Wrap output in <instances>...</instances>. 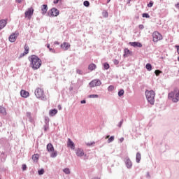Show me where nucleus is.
<instances>
[{
    "label": "nucleus",
    "instance_id": "obj_1",
    "mask_svg": "<svg viewBox=\"0 0 179 179\" xmlns=\"http://www.w3.org/2000/svg\"><path fill=\"white\" fill-rule=\"evenodd\" d=\"M28 59L30 62L29 66L32 68L34 71H37V69H40L41 65H43V62L41 59L38 57V56L36 55H32L28 57Z\"/></svg>",
    "mask_w": 179,
    "mask_h": 179
},
{
    "label": "nucleus",
    "instance_id": "obj_2",
    "mask_svg": "<svg viewBox=\"0 0 179 179\" xmlns=\"http://www.w3.org/2000/svg\"><path fill=\"white\" fill-rule=\"evenodd\" d=\"M156 96V93L153 90H145V97L148 102L153 106L155 104V96Z\"/></svg>",
    "mask_w": 179,
    "mask_h": 179
},
{
    "label": "nucleus",
    "instance_id": "obj_3",
    "mask_svg": "<svg viewBox=\"0 0 179 179\" xmlns=\"http://www.w3.org/2000/svg\"><path fill=\"white\" fill-rule=\"evenodd\" d=\"M46 149L49 153H50V157L52 159L58 156V152L54 149V145L51 143L47 145Z\"/></svg>",
    "mask_w": 179,
    "mask_h": 179
},
{
    "label": "nucleus",
    "instance_id": "obj_4",
    "mask_svg": "<svg viewBox=\"0 0 179 179\" xmlns=\"http://www.w3.org/2000/svg\"><path fill=\"white\" fill-rule=\"evenodd\" d=\"M35 96L37 99L45 101L47 100V96L44 94V90L41 88H36L35 90Z\"/></svg>",
    "mask_w": 179,
    "mask_h": 179
},
{
    "label": "nucleus",
    "instance_id": "obj_5",
    "mask_svg": "<svg viewBox=\"0 0 179 179\" xmlns=\"http://www.w3.org/2000/svg\"><path fill=\"white\" fill-rule=\"evenodd\" d=\"M160 40H163V36L160 32L155 31L152 33V41L154 43H157V41H160Z\"/></svg>",
    "mask_w": 179,
    "mask_h": 179
},
{
    "label": "nucleus",
    "instance_id": "obj_6",
    "mask_svg": "<svg viewBox=\"0 0 179 179\" xmlns=\"http://www.w3.org/2000/svg\"><path fill=\"white\" fill-rule=\"evenodd\" d=\"M59 15V11L56 8H52L48 12V16L50 17H57Z\"/></svg>",
    "mask_w": 179,
    "mask_h": 179
},
{
    "label": "nucleus",
    "instance_id": "obj_7",
    "mask_svg": "<svg viewBox=\"0 0 179 179\" xmlns=\"http://www.w3.org/2000/svg\"><path fill=\"white\" fill-rule=\"evenodd\" d=\"M101 85V81L99 79H94L92 80L89 85L90 87H96V86H100Z\"/></svg>",
    "mask_w": 179,
    "mask_h": 179
},
{
    "label": "nucleus",
    "instance_id": "obj_8",
    "mask_svg": "<svg viewBox=\"0 0 179 179\" xmlns=\"http://www.w3.org/2000/svg\"><path fill=\"white\" fill-rule=\"evenodd\" d=\"M33 13H34V9L33 8V7L28 8V10L24 13L25 17H27L28 19H31Z\"/></svg>",
    "mask_w": 179,
    "mask_h": 179
},
{
    "label": "nucleus",
    "instance_id": "obj_9",
    "mask_svg": "<svg viewBox=\"0 0 179 179\" xmlns=\"http://www.w3.org/2000/svg\"><path fill=\"white\" fill-rule=\"evenodd\" d=\"M18 36L19 32L12 33V34L10 35L8 40L10 43H15V41H16V40L17 39Z\"/></svg>",
    "mask_w": 179,
    "mask_h": 179
},
{
    "label": "nucleus",
    "instance_id": "obj_10",
    "mask_svg": "<svg viewBox=\"0 0 179 179\" xmlns=\"http://www.w3.org/2000/svg\"><path fill=\"white\" fill-rule=\"evenodd\" d=\"M76 156H78V157H83V156H86V155H85L83 149L82 148H77L76 150Z\"/></svg>",
    "mask_w": 179,
    "mask_h": 179
},
{
    "label": "nucleus",
    "instance_id": "obj_11",
    "mask_svg": "<svg viewBox=\"0 0 179 179\" xmlns=\"http://www.w3.org/2000/svg\"><path fill=\"white\" fill-rule=\"evenodd\" d=\"M61 48H62V50L64 51H68V50H69V48H71V45L69 44V43L68 42H64L61 45H60Z\"/></svg>",
    "mask_w": 179,
    "mask_h": 179
},
{
    "label": "nucleus",
    "instance_id": "obj_12",
    "mask_svg": "<svg viewBox=\"0 0 179 179\" xmlns=\"http://www.w3.org/2000/svg\"><path fill=\"white\" fill-rule=\"evenodd\" d=\"M127 169H132V161L129 157H127L124 161Z\"/></svg>",
    "mask_w": 179,
    "mask_h": 179
},
{
    "label": "nucleus",
    "instance_id": "obj_13",
    "mask_svg": "<svg viewBox=\"0 0 179 179\" xmlns=\"http://www.w3.org/2000/svg\"><path fill=\"white\" fill-rule=\"evenodd\" d=\"M67 147L71 148L72 150H75V143L71 138H68Z\"/></svg>",
    "mask_w": 179,
    "mask_h": 179
},
{
    "label": "nucleus",
    "instance_id": "obj_14",
    "mask_svg": "<svg viewBox=\"0 0 179 179\" xmlns=\"http://www.w3.org/2000/svg\"><path fill=\"white\" fill-rule=\"evenodd\" d=\"M176 92H177L176 90H174L173 91H172L168 94L169 100H172V101H173V99H176V97H174V96H176Z\"/></svg>",
    "mask_w": 179,
    "mask_h": 179
},
{
    "label": "nucleus",
    "instance_id": "obj_15",
    "mask_svg": "<svg viewBox=\"0 0 179 179\" xmlns=\"http://www.w3.org/2000/svg\"><path fill=\"white\" fill-rule=\"evenodd\" d=\"M42 15H45L47 10H48V6L47 4H43L41 7Z\"/></svg>",
    "mask_w": 179,
    "mask_h": 179
},
{
    "label": "nucleus",
    "instance_id": "obj_16",
    "mask_svg": "<svg viewBox=\"0 0 179 179\" xmlns=\"http://www.w3.org/2000/svg\"><path fill=\"white\" fill-rule=\"evenodd\" d=\"M20 94L22 97H24V99L29 97V96H30V94L29 93V92L24 90H22L20 91Z\"/></svg>",
    "mask_w": 179,
    "mask_h": 179
},
{
    "label": "nucleus",
    "instance_id": "obj_17",
    "mask_svg": "<svg viewBox=\"0 0 179 179\" xmlns=\"http://www.w3.org/2000/svg\"><path fill=\"white\" fill-rule=\"evenodd\" d=\"M8 24V20H0V30H2L6 24Z\"/></svg>",
    "mask_w": 179,
    "mask_h": 179
},
{
    "label": "nucleus",
    "instance_id": "obj_18",
    "mask_svg": "<svg viewBox=\"0 0 179 179\" xmlns=\"http://www.w3.org/2000/svg\"><path fill=\"white\" fill-rule=\"evenodd\" d=\"M129 45L131 47H138V48H141V47H142V43H141L139 42H130Z\"/></svg>",
    "mask_w": 179,
    "mask_h": 179
},
{
    "label": "nucleus",
    "instance_id": "obj_19",
    "mask_svg": "<svg viewBox=\"0 0 179 179\" xmlns=\"http://www.w3.org/2000/svg\"><path fill=\"white\" fill-rule=\"evenodd\" d=\"M179 101V90L175 93V98L173 99V103H178Z\"/></svg>",
    "mask_w": 179,
    "mask_h": 179
},
{
    "label": "nucleus",
    "instance_id": "obj_20",
    "mask_svg": "<svg viewBox=\"0 0 179 179\" xmlns=\"http://www.w3.org/2000/svg\"><path fill=\"white\" fill-rule=\"evenodd\" d=\"M96 68H97V66L94 63L90 64L88 66V69L89 71H91V72L92 71H94V69H96Z\"/></svg>",
    "mask_w": 179,
    "mask_h": 179
},
{
    "label": "nucleus",
    "instance_id": "obj_21",
    "mask_svg": "<svg viewBox=\"0 0 179 179\" xmlns=\"http://www.w3.org/2000/svg\"><path fill=\"white\" fill-rule=\"evenodd\" d=\"M24 52H23V55H27L29 54V51H30V48H29V45L27 44H25L24 46Z\"/></svg>",
    "mask_w": 179,
    "mask_h": 179
},
{
    "label": "nucleus",
    "instance_id": "obj_22",
    "mask_svg": "<svg viewBox=\"0 0 179 179\" xmlns=\"http://www.w3.org/2000/svg\"><path fill=\"white\" fill-rule=\"evenodd\" d=\"M58 113V110L57 109H52L49 111V115L50 117H54Z\"/></svg>",
    "mask_w": 179,
    "mask_h": 179
},
{
    "label": "nucleus",
    "instance_id": "obj_23",
    "mask_svg": "<svg viewBox=\"0 0 179 179\" xmlns=\"http://www.w3.org/2000/svg\"><path fill=\"white\" fill-rule=\"evenodd\" d=\"M0 114H2V115H6V108L2 106H0Z\"/></svg>",
    "mask_w": 179,
    "mask_h": 179
},
{
    "label": "nucleus",
    "instance_id": "obj_24",
    "mask_svg": "<svg viewBox=\"0 0 179 179\" xmlns=\"http://www.w3.org/2000/svg\"><path fill=\"white\" fill-rule=\"evenodd\" d=\"M141 152H137L136 153V163H141Z\"/></svg>",
    "mask_w": 179,
    "mask_h": 179
},
{
    "label": "nucleus",
    "instance_id": "obj_25",
    "mask_svg": "<svg viewBox=\"0 0 179 179\" xmlns=\"http://www.w3.org/2000/svg\"><path fill=\"white\" fill-rule=\"evenodd\" d=\"M129 52H130V51H129V49H124V57H128V55H129Z\"/></svg>",
    "mask_w": 179,
    "mask_h": 179
},
{
    "label": "nucleus",
    "instance_id": "obj_26",
    "mask_svg": "<svg viewBox=\"0 0 179 179\" xmlns=\"http://www.w3.org/2000/svg\"><path fill=\"white\" fill-rule=\"evenodd\" d=\"M88 97L89 99H99V94H90Z\"/></svg>",
    "mask_w": 179,
    "mask_h": 179
},
{
    "label": "nucleus",
    "instance_id": "obj_27",
    "mask_svg": "<svg viewBox=\"0 0 179 179\" xmlns=\"http://www.w3.org/2000/svg\"><path fill=\"white\" fill-rule=\"evenodd\" d=\"M103 68L106 71H107L108 69H110V64H108V63L107 62L103 63Z\"/></svg>",
    "mask_w": 179,
    "mask_h": 179
},
{
    "label": "nucleus",
    "instance_id": "obj_28",
    "mask_svg": "<svg viewBox=\"0 0 179 179\" xmlns=\"http://www.w3.org/2000/svg\"><path fill=\"white\" fill-rule=\"evenodd\" d=\"M38 154H35L32 156V160H34V162H36V160H38Z\"/></svg>",
    "mask_w": 179,
    "mask_h": 179
},
{
    "label": "nucleus",
    "instance_id": "obj_29",
    "mask_svg": "<svg viewBox=\"0 0 179 179\" xmlns=\"http://www.w3.org/2000/svg\"><path fill=\"white\" fill-rule=\"evenodd\" d=\"M63 172H64L66 174H71V170L69 169V168L64 169Z\"/></svg>",
    "mask_w": 179,
    "mask_h": 179
},
{
    "label": "nucleus",
    "instance_id": "obj_30",
    "mask_svg": "<svg viewBox=\"0 0 179 179\" xmlns=\"http://www.w3.org/2000/svg\"><path fill=\"white\" fill-rule=\"evenodd\" d=\"M83 5L84 6H85L86 8H89V6H90V2H89V1H85L83 2Z\"/></svg>",
    "mask_w": 179,
    "mask_h": 179
},
{
    "label": "nucleus",
    "instance_id": "obj_31",
    "mask_svg": "<svg viewBox=\"0 0 179 179\" xmlns=\"http://www.w3.org/2000/svg\"><path fill=\"white\" fill-rule=\"evenodd\" d=\"M124 91L123 89L120 90L119 92H118V96L119 97H121L122 96H124Z\"/></svg>",
    "mask_w": 179,
    "mask_h": 179
},
{
    "label": "nucleus",
    "instance_id": "obj_32",
    "mask_svg": "<svg viewBox=\"0 0 179 179\" xmlns=\"http://www.w3.org/2000/svg\"><path fill=\"white\" fill-rule=\"evenodd\" d=\"M114 136H111L108 139V143H111V142H114Z\"/></svg>",
    "mask_w": 179,
    "mask_h": 179
},
{
    "label": "nucleus",
    "instance_id": "obj_33",
    "mask_svg": "<svg viewBox=\"0 0 179 179\" xmlns=\"http://www.w3.org/2000/svg\"><path fill=\"white\" fill-rule=\"evenodd\" d=\"M145 68L148 71H150L152 69V64L148 63L146 65H145Z\"/></svg>",
    "mask_w": 179,
    "mask_h": 179
},
{
    "label": "nucleus",
    "instance_id": "obj_34",
    "mask_svg": "<svg viewBox=\"0 0 179 179\" xmlns=\"http://www.w3.org/2000/svg\"><path fill=\"white\" fill-rule=\"evenodd\" d=\"M43 128H44V131H47V130L50 128V124H45Z\"/></svg>",
    "mask_w": 179,
    "mask_h": 179
},
{
    "label": "nucleus",
    "instance_id": "obj_35",
    "mask_svg": "<svg viewBox=\"0 0 179 179\" xmlns=\"http://www.w3.org/2000/svg\"><path fill=\"white\" fill-rule=\"evenodd\" d=\"M45 124H50V117L48 116L45 117Z\"/></svg>",
    "mask_w": 179,
    "mask_h": 179
},
{
    "label": "nucleus",
    "instance_id": "obj_36",
    "mask_svg": "<svg viewBox=\"0 0 179 179\" xmlns=\"http://www.w3.org/2000/svg\"><path fill=\"white\" fill-rule=\"evenodd\" d=\"M38 174L39 176H43V174H44V169H41V170L38 171Z\"/></svg>",
    "mask_w": 179,
    "mask_h": 179
},
{
    "label": "nucleus",
    "instance_id": "obj_37",
    "mask_svg": "<svg viewBox=\"0 0 179 179\" xmlns=\"http://www.w3.org/2000/svg\"><path fill=\"white\" fill-rule=\"evenodd\" d=\"M108 92H113V90H114V85H110L108 87Z\"/></svg>",
    "mask_w": 179,
    "mask_h": 179
},
{
    "label": "nucleus",
    "instance_id": "obj_38",
    "mask_svg": "<svg viewBox=\"0 0 179 179\" xmlns=\"http://www.w3.org/2000/svg\"><path fill=\"white\" fill-rule=\"evenodd\" d=\"M142 17L149 19V17H150V15H149V14H148V13H143Z\"/></svg>",
    "mask_w": 179,
    "mask_h": 179
},
{
    "label": "nucleus",
    "instance_id": "obj_39",
    "mask_svg": "<svg viewBox=\"0 0 179 179\" xmlns=\"http://www.w3.org/2000/svg\"><path fill=\"white\" fill-rule=\"evenodd\" d=\"M122 124H124V119H122L120 120V122H119V124H118L119 128H121V127H122Z\"/></svg>",
    "mask_w": 179,
    "mask_h": 179
},
{
    "label": "nucleus",
    "instance_id": "obj_40",
    "mask_svg": "<svg viewBox=\"0 0 179 179\" xmlns=\"http://www.w3.org/2000/svg\"><path fill=\"white\" fill-rule=\"evenodd\" d=\"M155 73L156 76H159V75H160V73H162V71L160 70H156L155 71Z\"/></svg>",
    "mask_w": 179,
    "mask_h": 179
},
{
    "label": "nucleus",
    "instance_id": "obj_41",
    "mask_svg": "<svg viewBox=\"0 0 179 179\" xmlns=\"http://www.w3.org/2000/svg\"><path fill=\"white\" fill-rule=\"evenodd\" d=\"M49 51L50 52H52V54H56L57 53V51L55 50V49H52V48H49Z\"/></svg>",
    "mask_w": 179,
    "mask_h": 179
},
{
    "label": "nucleus",
    "instance_id": "obj_42",
    "mask_svg": "<svg viewBox=\"0 0 179 179\" xmlns=\"http://www.w3.org/2000/svg\"><path fill=\"white\" fill-rule=\"evenodd\" d=\"M153 6V1H150L149 3L148 4V8H152Z\"/></svg>",
    "mask_w": 179,
    "mask_h": 179
},
{
    "label": "nucleus",
    "instance_id": "obj_43",
    "mask_svg": "<svg viewBox=\"0 0 179 179\" xmlns=\"http://www.w3.org/2000/svg\"><path fill=\"white\" fill-rule=\"evenodd\" d=\"M76 72L77 73H78V75H82L83 73V72L80 69H77Z\"/></svg>",
    "mask_w": 179,
    "mask_h": 179
},
{
    "label": "nucleus",
    "instance_id": "obj_44",
    "mask_svg": "<svg viewBox=\"0 0 179 179\" xmlns=\"http://www.w3.org/2000/svg\"><path fill=\"white\" fill-rule=\"evenodd\" d=\"M113 64L115 65H118V64H120V61L117 60V59H114L113 60Z\"/></svg>",
    "mask_w": 179,
    "mask_h": 179
},
{
    "label": "nucleus",
    "instance_id": "obj_45",
    "mask_svg": "<svg viewBox=\"0 0 179 179\" xmlns=\"http://www.w3.org/2000/svg\"><path fill=\"white\" fill-rule=\"evenodd\" d=\"M138 29H140V30H143V29H145V26H143V24H140L138 26Z\"/></svg>",
    "mask_w": 179,
    "mask_h": 179
},
{
    "label": "nucleus",
    "instance_id": "obj_46",
    "mask_svg": "<svg viewBox=\"0 0 179 179\" xmlns=\"http://www.w3.org/2000/svg\"><path fill=\"white\" fill-rule=\"evenodd\" d=\"M26 169H27V166L26 164L22 165V171H26Z\"/></svg>",
    "mask_w": 179,
    "mask_h": 179
},
{
    "label": "nucleus",
    "instance_id": "obj_47",
    "mask_svg": "<svg viewBox=\"0 0 179 179\" xmlns=\"http://www.w3.org/2000/svg\"><path fill=\"white\" fill-rule=\"evenodd\" d=\"M94 143H96L94 141H93L92 143H87V146H92V145H94Z\"/></svg>",
    "mask_w": 179,
    "mask_h": 179
},
{
    "label": "nucleus",
    "instance_id": "obj_48",
    "mask_svg": "<svg viewBox=\"0 0 179 179\" xmlns=\"http://www.w3.org/2000/svg\"><path fill=\"white\" fill-rule=\"evenodd\" d=\"M27 117L28 118L31 117V113L30 112H27Z\"/></svg>",
    "mask_w": 179,
    "mask_h": 179
},
{
    "label": "nucleus",
    "instance_id": "obj_49",
    "mask_svg": "<svg viewBox=\"0 0 179 179\" xmlns=\"http://www.w3.org/2000/svg\"><path fill=\"white\" fill-rule=\"evenodd\" d=\"M175 48L177 49V52L179 55V45H175Z\"/></svg>",
    "mask_w": 179,
    "mask_h": 179
},
{
    "label": "nucleus",
    "instance_id": "obj_50",
    "mask_svg": "<svg viewBox=\"0 0 179 179\" xmlns=\"http://www.w3.org/2000/svg\"><path fill=\"white\" fill-rule=\"evenodd\" d=\"M103 16H104L105 17H108V12L103 13Z\"/></svg>",
    "mask_w": 179,
    "mask_h": 179
},
{
    "label": "nucleus",
    "instance_id": "obj_51",
    "mask_svg": "<svg viewBox=\"0 0 179 179\" xmlns=\"http://www.w3.org/2000/svg\"><path fill=\"white\" fill-rule=\"evenodd\" d=\"M59 2V0H54L53 3H55V5H57V3H58Z\"/></svg>",
    "mask_w": 179,
    "mask_h": 179
},
{
    "label": "nucleus",
    "instance_id": "obj_52",
    "mask_svg": "<svg viewBox=\"0 0 179 179\" xmlns=\"http://www.w3.org/2000/svg\"><path fill=\"white\" fill-rule=\"evenodd\" d=\"M80 103L81 104H86V100H82Z\"/></svg>",
    "mask_w": 179,
    "mask_h": 179
},
{
    "label": "nucleus",
    "instance_id": "obj_53",
    "mask_svg": "<svg viewBox=\"0 0 179 179\" xmlns=\"http://www.w3.org/2000/svg\"><path fill=\"white\" fill-rule=\"evenodd\" d=\"M29 120L31 122H34V120H33V117L31 116V117H29Z\"/></svg>",
    "mask_w": 179,
    "mask_h": 179
},
{
    "label": "nucleus",
    "instance_id": "obj_54",
    "mask_svg": "<svg viewBox=\"0 0 179 179\" xmlns=\"http://www.w3.org/2000/svg\"><path fill=\"white\" fill-rule=\"evenodd\" d=\"M120 142H121V143H122V142H124V137H122L120 138Z\"/></svg>",
    "mask_w": 179,
    "mask_h": 179
},
{
    "label": "nucleus",
    "instance_id": "obj_55",
    "mask_svg": "<svg viewBox=\"0 0 179 179\" xmlns=\"http://www.w3.org/2000/svg\"><path fill=\"white\" fill-rule=\"evenodd\" d=\"M175 7L177 8V9H179V3H176L175 5Z\"/></svg>",
    "mask_w": 179,
    "mask_h": 179
},
{
    "label": "nucleus",
    "instance_id": "obj_56",
    "mask_svg": "<svg viewBox=\"0 0 179 179\" xmlns=\"http://www.w3.org/2000/svg\"><path fill=\"white\" fill-rule=\"evenodd\" d=\"M46 47H47V48H48V50H50V48H50V43H48L46 45Z\"/></svg>",
    "mask_w": 179,
    "mask_h": 179
},
{
    "label": "nucleus",
    "instance_id": "obj_57",
    "mask_svg": "<svg viewBox=\"0 0 179 179\" xmlns=\"http://www.w3.org/2000/svg\"><path fill=\"white\" fill-rule=\"evenodd\" d=\"M16 2H17L18 3H22V0H15Z\"/></svg>",
    "mask_w": 179,
    "mask_h": 179
},
{
    "label": "nucleus",
    "instance_id": "obj_58",
    "mask_svg": "<svg viewBox=\"0 0 179 179\" xmlns=\"http://www.w3.org/2000/svg\"><path fill=\"white\" fill-rule=\"evenodd\" d=\"M55 44H56L57 45H59V42L55 41Z\"/></svg>",
    "mask_w": 179,
    "mask_h": 179
},
{
    "label": "nucleus",
    "instance_id": "obj_59",
    "mask_svg": "<svg viewBox=\"0 0 179 179\" xmlns=\"http://www.w3.org/2000/svg\"><path fill=\"white\" fill-rule=\"evenodd\" d=\"M24 55H23V53H22L20 57V58H22V57H24Z\"/></svg>",
    "mask_w": 179,
    "mask_h": 179
},
{
    "label": "nucleus",
    "instance_id": "obj_60",
    "mask_svg": "<svg viewBox=\"0 0 179 179\" xmlns=\"http://www.w3.org/2000/svg\"><path fill=\"white\" fill-rule=\"evenodd\" d=\"M147 177H150V175L149 174V172L147 173Z\"/></svg>",
    "mask_w": 179,
    "mask_h": 179
},
{
    "label": "nucleus",
    "instance_id": "obj_61",
    "mask_svg": "<svg viewBox=\"0 0 179 179\" xmlns=\"http://www.w3.org/2000/svg\"><path fill=\"white\" fill-rule=\"evenodd\" d=\"M110 1H111V0H108L107 3H110Z\"/></svg>",
    "mask_w": 179,
    "mask_h": 179
},
{
    "label": "nucleus",
    "instance_id": "obj_62",
    "mask_svg": "<svg viewBox=\"0 0 179 179\" xmlns=\"http://www.w3.org/2000/svg\"><path fill=\"white\" fill-rule=\"evenodd\" d=\"M0 127H2V122H0Z\"/></svg>",
    "mask_w": 179,
    "mask_h": 179
},
{
    "label": "nucleus",
    "instance_id": "obj_63",
    "mask_svg": "<svg viewBox=\"0 0 179 179\" xmlns=\"http://www.w3.org/2000/svg\"><path fill=\"white\" fill-rule=\"evenodd\" d=\"M110 138V136H106V138Z\"/></svg>",
    "mask_w": 179,
    "mask_h": 179
},
{
    "label": "nucleus",
    "instance_id": "obj_64",
    "mask_svg": "<svg viewBox=\"0 0 179 179\" xmlns=\"http://www.w3.org/2000/svg\"><path fill=\"white\" fill-rule=\"evenodd\" d=\"M178 73H179V70H178Z\"/></svg>",
    "mask_w": 179,
    "mask_h": 179
}]
</instances>
